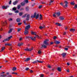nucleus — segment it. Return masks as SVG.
<instances>
[{
  "mask_svg": "<svg viewBox=\"0 0 77 77\" xmlns=\"http://www.w3.org/2000/svg\"><path fill=\"white\" fill-rule=\"evenodd\" d=\"M48 39H47L44 41V44L42 45L41 48H45L47 47V45H48Z\"/></svg>",
  "mask_w": 77,
  "mask_h": 77,
  "instance_id": "nucleus-1",
  "label": "nucleus"
},
{
  "mask_svg": "<svg viewBox=\"0 0 77 77\" xmlns=\"http://www.w3.org/2000/svg\"><path fill=\"white\" fill-rule=\"evenodd\" d=\"M29 38H30L32 41H35L36 40V37H34L33 38L32 37H29V36H26V39H29Z\"/></svg>",
  "mask_w": 77,
  "mask_h": 77,
  "instance_id": "nucleus-2",
  "label": "nucleus"
},
{
  "mask_svg": "<svg viewBox=\"0 0 77 77\" xmlns=\"http://www.w3.org/2000/svg\"><path fill=\"white\" fill-rule=\"evenodd\" d=\"M64 3H65L66 4L65 6L63 5V6L64 8H67V7H68V5L67 4H68V3L66 1H64Z\"/></svg>",
  "mask_w": 77,
  "mask_h": 77,
  "instance_id": "nucleus-3",
  "label": "nucleus"
},
{
  "mask_svg": "<svg viewBox=\"0 0 77 77\" xmlns=\"http://www.w3.org/2000/svg\"><path fill=\"white\" fill-rule=\"evenodd\" d=\"M6 25H7V22L6 20L4 22H2V26H6Z\"/></svg>",
  "mask_w": 77,
  "mask_h": 77,
  "instance_id": "nucleus-4",
  "label": "nucleus"
},
{
  "mask_svg": "<svg viewBox=\"0 0 77 77\" xmlns=\"http://www.w3.org/2000/svg\"><path fill=\"white\" fill-rule=\"evenodd\" d=\"M9 7L8 5H7L6 6H3L2 7V8L3 9H7L8 8H9Z\"/></svg>",
  "mask_w": 77,
  "mask_h": 77,
  "instance_id": "nucleus-5",
  "label": "nucleus"
},
{
  "mask_svg": "<svg viewBox=\"0 0 77 77\" xmlns=\"http://www.w3.org/2000/svg\"><path fill=\"white\" fill-rule=\"evenodd\" d=\"M29 28H30V25H28L25 27V30H28Z\"/></svg>",
  "mask_w": 77,
  "mask_h": 77,
  "instance_id": "nucleus-6",
  "label": "nucleus"
},
{
  "mask_svg": "<svg viewBox=\"0 0 77 77\" xmlns=\"http://www.w3.org/2000/svg\"><path fill=\"white\" fill-rule=\"evenodd\" d=\"M24 32V34L25 35H28V33H29V31H28L26 29H25V30Z\"/></svg>",
  "mask_w": 77,
  "mask_h": 77,
  "instance_id": "nucleus-7",
  "label": "nucleus"
},
{
  "mask_svg": "<svg viewBox=\"0 0 77 77\" xmlns=\"http://www.w3.org/2000/svg\"><path fill=\"white\" fill-rule=\"evenodd\" d=\"M29 18H30V14H28L26 16V20L27 21L29 20Z\"/></svg>",
  "mask_w": 77,
  "mask_h": 77,
  "instance_id": "nucleus-8",
  "label": "nucleus"
},
{
  "mask_svg": "<svg viewBox=\"0 0 77 77\" xmlns=\"http://www.w3.org/2000/svg\"><path fill=\"white\" fill-rule=\"evenodd\" d=\"M18 2V1H15L14 2H13V4L14 5H16L17 3Z\"/></svg>",
  "mask_w": 77,
  "mask_h": 77,
  "instance_id": "nucleus-9",
  "label": "nucleus"
},
{
  "mask_svg": "<svg viewBox=\"0 0 77 77\" xmlns=\"http://www.w3.org/2000/svg\"><path fill=\"white\" fill-rule=\"evenodd\" d=\"M61 55L63 57H65L66 56V53H63L61 54Z\"/></svg>",
  "mask_w": 77,
  "mask_h": 77,
  "instance_id": "nucleus-10",
  "label": "nucleus"
},
{
  "mask_svg": "<svg viewBox=\"0 0 77 77\" xmlns=\"http://www.w3.org/2000/svg\"><path fill=\"white\" fill-rule=\"evenodd\" d=\"M57 70L58 71H59V72H61L62 71V70L60 67H58L57 68Z\"/></svg>",
  "mask_w": 77,
  "mask_h": 77,
  "instance_id": "nucleus-11",
  "label": "nucleus"
},
{
  "mask_svg": "<svg viewBox=\"0 0 77 77\" xmlns=\"http://www.w3.org/2000/svg\"><path fill=\"white\" fill-rule=\"evenodd\" d=\"M56 14L57 15V17H59L60 15V13L59 12H57L56 13Z\"/></svg>",
  "mask_w": 77,
  "mask_h": 77,
  "instance_id": "nucleus-12",
  "label": "nucleus"
},
{
  "mask_svg": "<svg viewBox=\"0 0 77 77\" xmlns=\"http://www.w3.org/2000/svg\"><path fill=\"white\" fill-rule=\"evenodd\" d=\"M59 18L60 20H63L65 19V18L62 16H60L59 17Z\"/></svg>",
  "mask_w": 77,
  "mask_h": 77,
  "instance_id": "nucleus-13",
  "label": "nucleus"
},
{
  "mask_svg": "<svg viewBox=\"0 0 77 77\" xmlns=\"http://www.w3.org/2000/svg\"><path fill=\"white\" fill-rule=\"evenodd\" d=\"M54 43L56 44H60V42L58 41H55Z\"/></svg>",
  "mask_w": 77,
  "mask_h": 77,
  "instance_id": "nucleus-14",
  "label": "nucleus"
},
{
  "mask_svg": "<svg viewBox=\"0 0 77 77\" xmlns=\"http://www.w3.org/2000/svg\"><path fill=\"white\" fill-rule=\"evenodd\" d=\"M21 20V19H20V18H17L16 19V21L17 22V23H19L20 22V21Z\"/></svg>",
  "mask_w": 77,
  "mask_h": 77,
  "instance_id": "nucleus-15",
  "label": "nucleus"
},
{
  "mask_svg": "<svg viewBox=\"0 0 77 77\" xmlns=\"http://www.w3.org/2000/svg\"><path fill=\"white\" fill-rule=\"evenodd\" d=\"M5 47H2L1 48V51H0V52H2V51H3L4 50H5Z\"/></svg>",
  "mask_w": 77,
  "mask_h": 77,
  "instance_id": "nucleus-16",
  "label": "nucleus"
},
{
  "mask_svg": "<svg viewBox=\"0 0 77 77\" xmlns=\"http://www.w3.org/2000/svg\"><path fill=\"white\" fill-rule=\"evenodd\" d=\"M23 44V43H19L18 44V47H20V46H21Z\"/></svg>",
  "mask_w": 77,
  "mask_h": 77,
  "instance_id": "nucleus-17",
  "label": "nucleus"
},
{
  "mask_svg": "<svg viewBox=\"0 0 77 77\" xmlns=\"http://www.w3.org/2000/svg\"><path fill=\"white\" fill-rule=\"evenodd\" d=\"M30 60V58H26V59L25 60V62H27V61Z\"/></svg>",
  "mask_w": 77,
  "mask_h": 77,
  "instance_id": "nucleus-18",
  "label": "nucleus"
},
{
  "mask_svg": "<svg viewBox=\"0 0 77 77\" xmlns=\"http://www.w3.org/2000/svg\"><path fill=\"white\" fill-rule=\"evenodd\" d=\"M75 29H71L70 30V32H75Z\"/></svg>",
  "mask_w": 77,
  "mask_h": 77,
  "instance_id": "nucleus-19",
  "label": "nucleus"
},
{
  "mask_svg": "<svg viewBox=\"0 0 77 77\" xmlns=\"http://www.w3.org/2000/svg\"><path fill=\"white\" fill-rule=\"evenodd\" d=\"M55 24L57 26H61V24H60V23H55Z\"/></svg>",
  "mask_w": 77,
  "mask_h": 77,
  "instance_id": "nucleus-20",
  "label": "nucleus"
},
{
  "mask_svg": "<svg viewBox=\"0 0 77 77\" xmlns=\"http://www.w3.org/2000/svg\"><path fill=\"white\" fill-rule=\"evenodd\" d=\"M70 5H72L73 6H74V5H75V2L74 1H73V2H71L70 3Z\"/></svg>",
  "mask_w": 77,
  "mask_h": 77,
  "instance_id": "nucleus-21",
  "label": "nucleus"
},
{
  "mask_svg": "<svg viewBox=\"0 0 77 77\" xmlns=\"http://www.w3.org/2000/svg\"><path fill=\"white\" fill-rule=\"evenodd\" d=\"M12 30H13V29H10L8 32V33H11L12 32Z\"/></svg>",
  "mask_w": 77,
  "mask_h": 77,
  "instance_id": "nucleus-22",
  "label": "nucleus"
},
{
  "mask_svg": "<svg viewBox=\"0 0 77 77\" xmlns=\"http://www.w3.org/2000/svg\"><path fill=\"white\" fill-rule=\"evenodd\" d=\"M5 46H7V45H8V46H11V45H12L10 44H5Z\"/></svg>",
  "mask_w": 77,
  "mask_h": 77,
  "instance_id": "nucleus-23",
  "label": "nucleus"
},
{
  "mask_svg": "<svg viewBox=\"0 0 77 77\" xmlns=\"http://www.w3.org/2000/svg\"><path fill=\"white\" fill-rule=\"evenodd\" d=\"M20 8H21V5H17V9H20Z\"/></svg>",
  "mask_w": 77,
  "mask_h": 77,
  "instance_id": "nucleus-24",
  "label": "nucleus"
},
{
  "mask_svg": "<svg viewBox=\"0 0 77 77\" xmlns=\"http://www.w3.org/2000/svg\"><path fill=\"white\" fill-rule=\"evenodd\" d=\"M12 70L13 71H16V70H17V68L15 67H14L12 69Z\"/></svg>",
  "mask_w": 77,
  "mask_h": 77,
  "instance_id": "nucleus-25",
  "label": "nucleus"
},
{
  "mask_svg": "<svg viewBox=\"0 0 77 77\" xmlns=\"http://www.w3.org/2000/svg\"><path fill=\"white\" fill-rule=\"evenodd\" d=\"M21 6H24L25 5V3L24 2H22L20 3Z\"/></svg>",
  "mask_w": 77,
  "mask_h": 77,
  "instance_id": "nucleus-26",
  "label": "nucleus"
},
{
  "mask_svg": "<svg viewBox=\"0 0 77 77\" xmlns=\"http://www.w3.org/2000/svg\"><path fill=\"white\" fill-rule=\"evenodd\" d=\"M40 20H42V15L41 14L40 15Z\"/></svg>",
  "mask_w": 77,
  "mask_h": 77,
  "instance_id": "nucleus-27",
  "label": "nucleus"
},
{
  "mask_svg": "<svg viewBox=\"0 0 77 77\" xmlns=\"http://www.w3.org/2000/svg\"><path fill=\"white\" fill-rule=\"evenodd\" d=\"M29 9V8L28 7H26V11H28Z\"/></svg>",
  "mask_w": 77,
  "mask_h": 77,
  "instance_id": "nucleus-28",
  "label": "nucleus"
},
{
  "mask_svg": "<svg viewBox=\"0 0 77 77\" xmlns=\"http://www.w3.org/2000/svg\"><path fill=\"white\" fill-rule=\"evenodd\" d=\"M31 33L32 35H36V33L35 32H32Z\"/></svg>",
  "mask_w": 77,
  "mask_h": 77,
  "instance_id": "nucleus-29",
  "label": "nucleus"
},
{
  "mask_svg": "<svg viewBox=\"0 0 77 77\" xmlns=\"http://www.w3.org/2000/svg\"><path fill=\"white\" fill-rule=\"evenodd\" d=\"M9 41V39L7 38L5 39L4 40H3V42H4L5 41Z\"/></svg>",
  "mask_w": 77,
  "mask_h": 77,
  "instance_id": "nucleus-30",
  "label": "nucleus"
},
{
  "mask_svg": "<svg viewBox=\"0 0 77 77\" xmlns=\"http://www.w3.org/2000/svg\"><path fill=\"white\" fill-rule=\"evenodd\" d=\"M38 54H41V53H42V52L40 50H39L38 51Z\"/></svg>",
  "mask_w": 77,
  "mask_h": 77,
  "instance_id": "nucleus-31",
  "label": "nucleus"
},
{
  "mask_svg": "<svg viewBox=\"0 0 77 77\" xmlns=\"http://www.w3.org/2000/svg\"><path fill=\"white\" fill-rule=\"evenodd\" d=\"M33 50V48H31L29 49V51H31Z\"/></svg>",
  "mask_w": 77,
  "mask_h": 77,
  "instance_id": "nucleus-32",
  "label": "nucleus"
},
{
  "mask_svg": "<svg viewBox=\"0 0 77 77\" xmlns=\"http://www.w3.org/2000/svg\"><path fill=\"white\" fill-rule=\"evenodd\" d=\"M7 75H6L3 74L1 75V77H5V76H7Z\"/></svg>",
  "mask_w": 77,
  "mask_h": 77,
  "instance_id": "nucleus-33",
  "label": "nucleus"
},
{
  "mask_svg": "<svg viewBox=\"0 0 77 77\" xmlns=\"http://www.w3.org/2000/svg\"><path fill=\"white\" fill-rule=\"evenodd\" d=\"M12 38V36H11L9 37H8V39L9 41V40L11 39V38Z\"/></svg>",
  "mask_w": 77,
  "mask_h": 77,
  "instance_id": "nucleus-34",
  "label": "nucleus"
},
{
  "mask_svg": "<svg viewBox=\"0 0 77 77\" xmlns=\"http://www.w3.org/2000/svg\"><path fill=\"white\" fill-rule=\"evenodd\" d=\"M36 61H37V62H38V63H43V61H39L38 60H37Z\"/></svg>",
  "mask_w": 77,
  "mask_h": 77,
  "instance_id": "nucleus-35",
  "label": "nucleus"
},
{
  "mask_svg": "<svg viewBox=\"0 0 77 77\" xmlns=\"http://www.w3.org/2000/svg\"><path fill=\"white\" fill-rule=\"evenodd\" d=\"M27 14H25L22 17L23 18H25V17H26V16H27Z\"/></svg>",
  "mask_w": 77,
  "mask_h": 77,
  "instance_id": "nucleus-36",
  "label": "nucleus"
},
{
  "mask_svg": "<svg viewBox=\"0 0 77 77\" xmlns=\"http://www.w3.org/2000/svg\"><path fill=\"white\" fill-rule=\"evenodd\" d=\"M74 8V9H77V4H75V5Z\"/></svg>",
  "mask_w": 77,
  "mask_h": 77,
  "instance_id": "nucleus-37",
  "label": "nucleus"
},
{
  "mask_svg": "<svg viewBox=\"0 0 77 77\" xmlns=\"http://www.w3.org/2000/svg\"><path fill=\"white\" fill-rule=\"evenodd\" d=\"M39 17V14H38L36 16L35 19H38V18Z\"/></svg>",
  "mask_w": 77,
  "mask_h": 77,
  "instance_id": "nucleus-38",
  "label": "nucleus"
},
{
  "mask_svg": "<svg viewBox=\"0 0 77 77\" xmlns=\"http://www.w3.org/2000/svg\"><path fill=\"white\" fill-rule=\"evenodd\" d=\"M36 13H35L33 16V18H35L36 17Z\"/></svg>",
  "mask_w": 77,
  "mask_h": 77,
  "instance_id": "nucleus-39",
  "label": "nucleus"
},
{
  "mask_svg": "<svg viewBox=\"0 0 77 77\" xmlns=\"http://www.w3.org/2000/svg\"><path fill=\"white\" fill-rule=\"evenodd\" d=\"M8 20L9 21H11L13 20V19L12 18H9L8 19Z\"/></svg>",
  "mask_w": 77,
  "mask_h": 77,
  "instance_id": "nucleus-40",
  "label": "nucleus"
},
{
  "mask_svg": "<svg viewBox=\"0 0 77 77\" xmlns=\"http://www.w3.org/2000/svg\"><path fill=\"white\" fill-rule=\"evenodd\" d=\"M23 12H21V13H19V15H20V16H21V15H23Z\"/></svg>",
  "mask_w": 77,
  "mask_h": 77,
  "instance_id": "nucleus-41",
  "label": "nucleus"
},
{
  "mask_svg": "<svg viewBox=\"0 0 77 77\" xmlns=\"http://www.w3.org/2000/svg\"><path fill=\"white\" fill-rule=\"evenodd\" d=\"M24 50L25 51H29V49H28V48H27L26 49H24Z\"/></svg>",
  "mask_w": 77,
  "mask_h": 77,
  "instance_id": "nucleus-42",
  "label": "nucleus"
},
{
  "mask_svg": "<svg viewBox=\"0 0 77 77\" xmlns=\"http://www.w3.org/2000/svg\"><path fill=\"white\" fill-rule=\"evenodd\" d=\"M44 76V75L43 74H41L40 75V77H43Z\"/></svg>",
  "mask_w": 77,
  "mask_h": 77,
  "instance_id": "nucleus-43",
  "label": "nucleus"
},
{
  "mask_svg": "<svg viewBox=\"0 0 77 77\" xmlns=\"http://www.w3.org/2000/svg\"><path fill=\"white\" fill-rule=\"evenodd\" d=\"M21 28H19L17 29V32H19L20 31H21Z\"/></svg>",
  "mask_w": 77,
  "mask_h": 77,
  "instance_id": "nucleus-44",
  "label": "nucleus"
},
{
  "mask_svg": "<svg viewBox=\"0 0 77 77\" xmlns=\"http://www.w3.org/2000/svg\"><path fill=\"white\" fill-rule=\"evenodd\" d=\"M24 2H26V3H27L29 2V1L28 0H24Z\"/></svg>",
  "mask_w": 77,
  "mask_h": 77,
  "instance_id": "nucleus-45",
  "label": "nucleus"
},
{
  "mask_svg": "<svg viewBox=\"0 0 77 77\" xmlns=\"http://www.w3.org/2000/svg\"><path fill=\"white\" fill-rule=\"evenodd\" d=\"M56 13H54V14H53V16L54 17H56Z\"/></svg>",
  "mask_w": 77,
  "mask_h": 77,
  "instance_id": "nucleus-46",
  "label": "nucleus"
},
{
  "mask_svg": "<svg viewBox=\"0 0 77 77\" xmlns=\"http://www.w3.org/2000/svg\"><path fill=\"white\" fill-rule=\"evenodd\" d=\"M12 74H16V75H17L18 73H17L13 72L12 73Z\"/></svg>",
  "mask_w": 77,
  "mask_h": 77,
  "instance_id": "nucleus-47",
  "label": "nucleus"
},
{
  "mask_svg": "<svg viewBox=\"0 0 77 77\" xmlns=\"http://www.w3.org/2000/svg\"><path fill=\"white\" fill-rule=\"evenodd\" d=\"M25 70L26 71H28V70H29V68L28 67L26 68Z\"/></svg>",
  "mask_w": 77,
  "mask_h": 77,
  "instance_id": "nucleus-48",
  "label": "nucleus"
},
{
  "mask_svg": "<svg viewBox=\"0 0 77 77\" xmlns=\"http://www.w3.org/2000/svg\"><path fill=\"white\" fill-rule=\"evenodd\" d=\"M32 63H33L34 64L35 63H37V61H34L33 62H32Z\"/></svg>",
  "mask_w": 77,
  "mask_h": 77,
  "instance_id": "nucleus-49",
  "label": "nucleus"
},
{
  "mask_svg": "<svg viewBox=\"0 0 77 77\" xmlns=\"http://www.w3.org/2000/svg\"><path fill=\"white\" fill-rule=\"evenodd\" d=\"M13 11H16V10H17V8L15 7L14 8H13Z\"/></svg>",
  "mask_w": 77,
  "mask_h": 77,
  "instance_id": "nucleus-50",
  "label": "nucleus"
},
{
  "mask_svg": "<svg viewBox=\"0 0 77 77\" xmlns=\"http://www.w3.org/2000/svg\"><path fill=\"white\" fill-rule=\"evenodd\" d=\"M36 38H39V36H38V35H36H36H35Z\"/></svg>",
  "mask_w": 77,
  "mask_h": 77,
  "instance_id": "nucleus-51",
  "label": "nucleus"
},
{
  "mask_svg": "<svg viewBox=\"0 0 77 77\" xmlns=\"http://www.w3.org/2000/svg\"><path fill=\"white\" fill-rule=\"evenodd\" d=\"M64 50H66V51H68V48H64Z\"/></svg>",
  "mask_w": 77,
  "mask_h": 77,
  "instance_id": "nucleus-52",
  "label": "nucleus"
},
{
  "mask_svg": "<svg viewBox=\"0 0 77 77\" xmlns=\"http://www.w3.org/2000/svg\"><path fill=\"white\" fill-rule=\"evenodd\" d=\"M42 5H41L39 6L38 8H39V9H41V8H42Z\"/></svg>",
  "mask_w": 77,
  "mask_h": 77,
  "instance_id": "nucleus-53",
  "label": "nucleus"
},
{
  "mask_svg": "<svg viewBox=\"0 0 77 77\" xmlns=\"http://www.w3.org/2000/svg\"><path fill=\"white\" fill-rule=\"evenodd\" d=\"M44 28V27L42 26H40L39 27V28L40 29H43Z\"/></svg>",
  "mask_w": 77,
  "mask_h": 77,
  "instance_id": "nucleus-54",
  "label": "nucleus"
},
{
  "mask_svg": "<svg viewBox=\"0 0 77 77\" xmlns=\"http://www.w3.org/2000/svg\"><path fill=\"white\" fill-rule=\"evenodd\" d=\"M57 38V37L56 36H54V37L53 38L54 39H56Z\"/></svg>",
  "mask_w": 77,
  "mask_h": 77,
  "instance_id": "nucleus-55",
  "label": "nucleus"
},
{
  "mask_svg": "<svg viewBox=\"0 0 77 77\" xmlns=\"http://www.w3.org/2000/svg\"><path fill=\"white\" fill-rule=\"evenodd\" d=\"M54 0H51L50 1V3H53V2H54Z\"/></svg>",
  "mask_w": 77,
  "mask_h": 77,
  "instance_id": "nucleus-56",
  "label": "nucleus"
},
{
  "mask_svg": "<svg viewBox=\"0 0 77 77\" xmlns=\"http://www.w3.org/2000/svg\"><path fill=\"white\" fill-rule=\"evenodd\" d=\"M11 3H12V1L11 0L10 1V2H9V5H11Z\"/></svg>",
  "mask_w": 77,
  "mask_h": 77,
  "instance_id": "nucleus-57",
  "label": "nucleus"
},
{
  "mask_svg": "<svg viewBox=\"0 0 77 77\" xmlns=\"http://www.w3.org/2000/svg\"><path fill=\"white\" fill-rule=\"evenodd\" d=\"M48 67L49 68H51V66H50V65H48Z\"/></svg>",
  "mask_w": 77,
  "mask_h": 77,
  "instance_id": "nucleus-58",
  "label": "nucleus"
},
{
  "mask_svg": "<svg viewBox=\"0 0 77 77\" xmlns=\"http://www.w3.org/2000/svg\"><path fill=\"white\" fill-rule=\"evenodd\" d=\"M15 13H18L19 12V11H14Z\"/></svg>",
  "mask_w": 77,
  "mask_h": 77,
  "instance_id": "nucleus-59",
  "label": "nucleus"
},
{
  "mask_svg": "<svg viewBox=\"0 0 77 77\" xmlns=\"http://www.w3.org/2000/svg\"><path fill=\"white\" fill-rule=\"evenodd\" d=\"M21 24H22V23H18V26H20V25H21Z\"/></svg>",
  "mask_w": 77,
  "mask_h": 77,
  "instance_id": "nucleus-60",
  "label": "nucleus"
},
{
  "mask_svg": "<svg viewBox=\"0 0 77 77\" xmlns=\"http://www.w3.org/2000/svg\"><path fill=\"white\" fill-rule=\"evenodd\" d=\"M66 71L67 72H69V69H68V70H66Z\"/></svg>",
  "mask_w": 77,
  "mask_h": 77,
  "instance_id": "nucleus-61",
  "label": "nucleus"
},
{
  "mask_svg": "<svg viewBox=\"0 0 77 77\" xmlns=\"http://www.w3.org/2000/svg\"><path fill=\"white\" fill-rule=\"evenodd\" d=\"M23 10H24V8H21L20 9V11H23Z\"/></svg>",
  "mask_w": 77,
  "mask_h": 77,
  "instance_id": "nucleus-62",
  "label": "nucleus"
},
{
  "mask_svg": "<svg viewBox=\"0 0 77 77\" xmlns=\"http://www.w3.org/2000/svg\"><path fill=\"white\" fill-rule=\"evenodd\" d=\"M33 72V70H30V72L31 73H32V72Z\"/></svg>",
  "mask_w": 77,
  "mask_h": 77,
  "instance_id": "nucleus-63",
  "label": "nucleus"
},
{
  "mask_svg": "<svg viewBox=\"0 0 77 77\" xmlns=\"http://www.w3.org/2000/svg\"><path fill=\"white\" fill-rule=\"evenodd\" d=\"M8 77H12V75H8Z\"/></svg>",
  "mask_w": 77,
  "mask_h": 77,
  "instance_id": "nucleus-64",
  "label": "nucleus"
}]
</instances>
